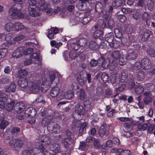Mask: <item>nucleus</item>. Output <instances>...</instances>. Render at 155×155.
Segmentation results:
<instances>
[{
    "instance_id": "49",
    "label": "nucleus",
    "mask_w": 155,
    "mask_h": 155,
    "mask_svg": "<svg viewBox=\"0 0 155 155\" xmlns=\"http://www.w3.org/2000/svg\"><path fill=\"white\" fill-rule=\"evenodd\" d=\"M122 3L121 0H115L112 2V5L114 7H118L120 6Z\"/></svg>"
},
{
    "instance_id": "55",
    "label": "nucleus",
    "mask_w": 155,
    "mask_h": 155,
    "mask_svg": "<svg viewBox=\"0 0 155 155\" xmlns=\"http://www.w3.org/2000/svg\"><path fill=\"white\" fill-rule=\"evenodd\" d=\"M73 96V93L72 91L71 90L68 91L65 95V97L66 99L69 100L72 98Z\"/></svg>"
},
{
    "instance_id": "33",
    "label": "nucleus",
    "mask_w": 155,
    "mask_h": 155,
    "mask_svg": "<svg viewBox=\"0 0 155 155\" xmlns=\"http://www.w3.org/2000/svg\"><path fill=\"white\" fill-rule=\"evenodd\" d=\"M28 74V72L25 69L20 70L18 73V77L20 78H26Z\"/></svg>"
},
{
    "instance_id": "12",
    "label": "nucleus",
    "mask_w": 155,
    "mask_h": 155,
    "mask_svg": "<svg viewBox=\"0 0 155 155\" xmlns=\"http://www.w3.org/2000/svg\"><path fill=\"white\" fill-rule=\"evenodd\" d=\"M77 71V73L75 74V75L77 76V80L79 84L83 86L84 84L85 81L84 77L86 72L85 71L80 70Z\"/></svg>"
},
{
    "instance_id": "36",
    "label": "nucleus",
    "mask_w": 155,
    "mask_h": 155,
    "mask_svg": "<svg viewBox=\"0 0 155 155\" xmlns=\"http://www.w3.org/2000/svg\"><path fill=\"white\" fill-rule=\"evenodd\" d=\"M65 138H68L70 139H74V134L69 130H67L64 134Z\"/></svg>"
},
{
    "instance_id": "24",
    "label": "nucleus",
    "mask_w": 155,
    "mask_h": 155,
    "mask_svg": "<svg viewBox=\"0 0 155 155\" xmlns=\"http://www.w3.org/2000/svg\"><path fill=\"white\" fill-rule=\"evenodd\" d=\"M36 113L35 109L31 107L26 108L25 111V115L27 117L35 115Z\"/></svg>"
},
{
    "instance_id": "41",
    "label": "nucleus",
    "mask_w": 155,
    "mask_h": 155,
    "mask_svg": "<svg viewBox=\"0 0 155 155\" xmlns=\"http://www.w3.org/2000/svg\"><path fill=\"white\" fill-rule=\"evenodd\" d=\"M106 131V126L105 125L103 124L101 127L100 128L99 130V134L101 136H103L104 134Z\"/></svg>"
},
{
    "instance_id": "5",
    "label": "nucleus",
    "mask_w": 155,
    "mask_h": 155,
    "mask_svg": "<svg viewBox=\"0 0 155 155\" xmlns=\"http://www.w3.org/2000/svg\"><path fill=\"white\" fill-rule=\"evenodd\" d=\"M47 151L41 145H39L38 148L35 147L30 150H25L22 155H47Z\"/></svg>"
},
{
    "instance_id": "22",
    "label": "nucleus",
    "mask_w": 155,
    "mask_h": 155,
    "mask_svg": "<svg viewBox=\"0 0 155 155\" xmlns=\"http://www.w3.org/2000/svg\"><path fill=\"white\" fill-rule=\"evenodd\" d=\"M16 85L14 82H12L10 84L7 86L5 89V91L8 93L14 92L16 90Z\"/></svg>"
},
{
    "instance_id": "51",
    "label": "nucleus",
    "mask_w": 155,
    "mask_h": 155,
    "mask_svg": "<svg viewBox=\"0 0 155 155\" xmlns=\"http://www.w3.org/2000/svg\"><path fill=\"white\" fill-rule=\"evenodd\" d=\"M148 127L147 124L144 123L142 125L139 124L137 125L138 128L140 130L144 131L146 130Z\"/></svg>"
},
{
    "instance_id": "15",
    "label": "nucleus",
    "mask_w": 155,
    "mask_h": 155,
    "mask_svg": "<svg viewBox=\"0 0 155 155\" xmlns=\"http://www.w3.org/2000/svg\"><path fill=\"white\" fill-rule=\"evenodd\" d=\"M99 61L101 62L100 63L102 68L104 69L108 68L110 69V66L111 64V63H110V60L109 59H105L103 57H101L99 58Z\"/></svg>"
},
{
    "instance_id": "35",
    "label": "nucleus",
    "mask_w": 155,
    "mask_h": 155,
    "mask_svg": "<svg viewBox=\"0 0 155 155\" xmlns=\"http://www.w3.org/2000/svg\"><path fill=\"white\" fill-rule=\"evenodd\" d=\"M136 77L139 81H143L144 80L145 75L142 70H140L138 72Z\"/></svg>"
},
{
    "instance_id": "23",
    "label": "nucleus",
    "mask_w": 155,
    "mask_h": 155,
    "mask_svg": "<svg viewBox=\"0 0 155 155\" xmlns=\"http://www.w3.org/2000/svg\"><path fill=\"white\" fill-rule=\"evenodd\" d=\"M18 84L20 87L24 88L28 86V82L26 78H20L18 80Z\"/></svg>"
},
{
    "instance_id": "14",
    "label": "nucleus",
    "mask_w": 155,
    "mask_h": 155,
    "mask_svg": "<svg viewBox=\"0 0 155 155\" xmlns=\"http://www.w3.org/2000/svg\"><path fill=\"white\" fill-rule=\"evenodd\" d=\"M47 129L49 132L55 134L59 133L61 132L60 126L57 124L54 125L50 124L47 127Z\"/></svg>"
},
{
    "instance_id": "18",
    "label": "nucleus",
    "mask_w": 155,
    "mask_h": 155,
    "mask_svg": "<svg viewBox=\"0 0 155 155\" xmlns=\"http://www.w3.org/2000/svg\"><path fill=\"white\" fill-rule=\"evenodd\" d=\"M143 95L145 97L143 100L144 103L145 104L148 105L153 101L151 93L150 92L145 91Z\"/></svg>"
},
{
    "instance_id": "57",
    "label": "nucleus",
    "mask_w": 155,
    "mask_h": 155,
    "mask_svg": "<svg viewBox=\"0 0 155 155\" xmlns=\"http://www.w3.org/2000/svg\"><path fill=\"white\" fill-rule=\"evenodd\" d=\"M34 50L32 48H27L25 50H23V54L28 55L33 53Z\"/></svg>"
},
{
    "instance_id": "60",
    "label": "nucleus",
    "mask_w": 155,
    "mask_h": 155,
    "mask_svg": "<svg viewBox=\"0 0 155 155\" xmlns=\"http://www.w3.org/2000/svg\"><path fill=\"white\" fill-rule=\"evenodd\" d=\"M93 145L96 149H99L100 147V142L99 140L96 139L94 140Z\"/></svg>"
},
{
    "instance_id": "2",
    "label": "nucleus",
    "mask_w": 155,
    "mask_h": 155,
    "mask_svg": "<svg viewBox=\"0 0 155 155\" xmlns=\"http://www.w3.org/2000/svg\"><path fill=\"white\" fill-rule=\"evenodd\" d=\"M111 58L113 59L111 64L110 66V70H113L117 66L118 60V63L121 65H123L125 64L124 55L119 51L115 50L113 51L111 54Z\"/></svg>"
},
{
    "instance_id": "62",
    "label": "nucleus",
    "mask_w": 155,
    "mask_h": 155,
    "mask_svg": "<svg viewBox=\"0 0 155 155\" xmlns=\"http://www.w3.org/2000/svg\"><path fill=\"white\" fill-rule=\"evenodd\" d=\"M25 38V36L23 35H20L17 36L14 38V41H18L24 39Z\"/></svg>"
},
{
    "instance_id": "34",
    "label": "nucleus",
    "mask_w": 155,
    "mask_h": 155,
    "mask_svg": "<svg viewBox=\"0 0 155 155\" xmlns=\"http://www.w3.org/2000/svg\"><path fill=\"white\" fill-rule=\"evenodd\" d=\"M137 54L134 51L128 53L126 57V59L129 60H134L137 58Z\"/></svg>"
},
{
    "instance_id": "30",
    "label": "nucleus",
    "mask_w": 155,
    "mask_h": 155,
    "mask_svg": "<svg viewBox=\"0 0 155 155\" xmlns=\"http://www.w3.org/2000/svg\"><path fill=\"white\" fill-rule=\"evenodd\" d=\"M89 48L91 50H97L99 46L95 41H91L89 42Z\"/></svg>"
},
{
    "instance_id": "50",
    "label": "nucleus",
    "mask_w": 155,
    "mask_h": 155,
    "mask_svg": "<svg viewBox=\"0 0 155 155\" xmlns=\"http://www.w3.org/2000/svg\"><path fill=\"white\" fill-rule=\"evenodd\" d=\"M91 17L90 16H84L81 20V22L83 25H86L91 20Z\"/></svg>"
},
{
    "instance_id": "64",
    "label": "nucleus",
    "mask_w": 155,
    "mask_h": 155,
    "mask_svg": "<svg viewBox=\"0 0 155 155\" xmlns=\"http://www.w3.org/2000/svg\"><path fill=\"white\" fill-rule=\"evenodd\" d=\"M154 6V3L152 1H150V2H148L147 4V6L148 9L150 11H151L153 10Z\"/></svg>"
},
{
    "instance_id": "16",
    "label": "nucleus",
    "mask_w": 155,
    "mask_h": 155,
    "mask_svg": "<svg viewBox=\"0 0 155 155\" xmlns=\"http://www.w3.org/2000/svg\"><path fill=\"white\" fill-rule=\"evenodd\" d=\"M141 64L143 68L146 70L150 69L151 66L150 60L146 58L142 59Z\"/></svg>"
},
{
    "instance_id": "59",
    "label": "nucleus",
    "mask_w": 155,
    "mask_h": 155,
    "mask_svg": "<svg viewBox=\"0 0 155 155\" xmlns=\"http://www.w3.org/2000/svg\"><path fill=\"white\" fill-rule=\"evenodd\" d=\"M8 125V122L5 120L2 121L0 123V128L1 129H4Z\"/></svg>"
},
{
    "instance_id": "10",
    "label": "nucleus",
    "mask_w": 155,
    "mask_h": 155,
    "mask_svg": "<svg viewBox=\"0 0 155 155\" xmlns=\"http://www.w3.org/2000/svg\"><path fill=\"white\" fill-rule=\"evenodd\" d=\"M91 5V0H79V2L76 5V7L80 11H85L87 8V4Z\"/></svg>"
},
{
    "instance_id": "46",
    "label": "nucleus",
    "mask_w": 155,
    "mask_h": 155,
    "mask_svg": "<svg viewBox=\"0 0 155 155\" xmlns=\"http://www.w3.org/2000/svg\"><path fill=\"white\" fill-rule=\"evenodd\" d=\"M8 50L6 48L0 49V59L4 58L8 53Z\"/></svg>"
},
{
    "instance_id": "56",
    "label": "nucleus",
    "mask_w": 155,
    "mask_h": 155,
    "mask_svg": "<svg viewBox=\"0 0 155 155\" xmlns=\"http://www.w3.org/2000/svg\"><path fill=\"white\" fill-rule=\"evenodd\" d=\"M85 97V93L84 90L83 89H81L80 90V93L79 94L80 99L81 100H83L84 99Z\"/></svg>"
},
{
    "instance_id": "38",
    "label": "nucleus",
    "mask_w": 155,
    "mask_h": 155,
    "mask_svg": "<svg viewBox=\"0 0 155 155\" xmlns=\"http://www.w3.org/2000/svg\"><path fill=\"white\" fill-rule=\"evenodd\" d=\"M97 24L99 29H102L106 27V24L104 22L103 19H99L97 22Z\"/></svg>"
},
{
    "instance_id": "8",
    "label": "nucleus",
    "mask_w": 155,
    "mask_h": 155,
    "mask_svg": "<svg viewBox=\"0 0 155 155\" xmlns=\"http://www.w3.org/2000/svg\"><path fill=\"white\" fill-rule=\"evenodd\" d=\"M36 0H29L28 1V4L29 5L28 7V10L29 11V14L31 16L35 17L39 15L40 11L39 8L35 7L36 4Z\"/></svg>"
},
{
    "instance_id": "39",
    "label": "nucleus",
    "mask_w": 155,
    "mask_h": 155,
    "mask_svg": "<svg viewBox=\"0 0 155 155\" xmlns=\"http://www.w3.org/2000/svg\"><path fill=\"white\" fill-rule=\"evenodd\" d=\"M15 30L18 31L21 30L24 28V26L23 24L18 22L15 23Z\"/></svg>"
},
{
    "instance_id": "45",
    "label": "nucleus",
    "mask_w": 155,
    "mask_h": 155,
    "mask_svg": "<svg viewBox=\"0 0 155 155\" xmlns=\"http://www.w3.org/2000/svg\"><path fill=\"white\" fill-rule=\"evenodd\" d=\"M147 52L148 55L151 57H155V50L152 48H149L147 50Z\"/></svg>"
},
{
    "instance_id": "6",
    "label": "nucleus",
    "mask_w": 155,
    "mask_h": 155,
    "mask_svg": "<svg viewBox=\"0 0 155 155\" xmlns=\"http://www.w3.org/2000/svg\"><path fill=\"white\" fill-rule=\"evenodd\" d=\"M46 78L45 77L43 80H40L34 81L32 83L30 88L32 91H38L41 86V90L42 92H45L48 90V86L46 84Z\"/></svg>"
},
{
    "instance_id": "4",
    "label": "nucleus",
    "mask_w": 155,
    "mask_h": 155,
    "mask_svg": "<svg viewBox=\"0 0 155 155\" xmlns=\"http://www.w3.org/2000/svg\"><path fill=\"white\" fill-rule=\"evenodd\" d=\"M113 72L114 75H111L110 77V81L112 84H114L118 81L122 83H124L127 81L128 74L126 71H123L119 74H116V71Z\"/></svg>"
},
{
    "instance_id": "3",
    "label": "nucleus",
    "mask_w": 155,
    "mask_h": 155,
    "mask_svg": "<svg viewBox=\"0 0 155 155\" xmlns=\"http://www.w3.org/2000/svg\"><path fill=\"white\" fill-rule=\"evenodd\" d=\"M47 138L45 137V135H40L38 137V140H39V142L42 143L41 145L43 146H45L46 147H48L49 149L53 152H58L60 150V146L59 144L54 143H50V140H48L47 141L46 140Z\"/></svg>"
},
{
    "instance_id": "43",
    "label": "nucleus",
    "mask_w": 155,
    "mask_h": 155,
    "mask_svg": "<svg viewBox=\"0 0 155 155\" xmlns=\"http://www.w3.org/2000/svg\"><path fill=\"white\" fill-rule=\"evenodd\" d=\"M115 37L119 39H120L123 37V34L117 28H115L114 30Z\"/></svg>"
},
{
    "instance_id": "19",
    "label": "nucleus",
    "mask_w": 155,
    "mask_h": 155,
    "mask_svg": "<svg viewBox=\"0 0 155 155\" xmlns=\"http://www.w3.org/2000/svg\"><path fill=\"white\" fill-rule=\"evenodd\" d=\"M59 31V30L58 28L51 27L50 29L48 30L47 37L50 39H52L54 38V35L58 33Z\"/></svg>"
},
{
    "instance_id": "21",
    "label": "nucleus",
    "mask_w": 155,
    "mask_h": 155,
    "mask_svg": "<svg viewBox=\"0 0 155 155\" xmlns=\"http://www.w3.org/2000/svg\"><path fill=\"white\" fill-rule=\"evenodd\" d=\"M74 112L79 115H84L85 113V110L82 105L78 104L75 107Z\"/></svg>"
},
{
    "instance_id": "26",
    "label": "nucleus",
    "mask_w": 155,
    "mask_h": 155,
    "mask_svg": "<svg viewBox=\"0 0 155 155\" xmlns=\"http://www.w3.org/2000/svg\"><path fill=\"white\" fill-rule=\"evenodd\" d=\"M5 28L8 31H15V23L14 24L11 22L6 23L5 25Z\"/></svg>"
},
{
    "instance_id": "13",
    "label": "nucleus",
    "mask_w": 155,
    "mask_h": 155,
    "mask_svg": "<svg viewBox=\"0 0 155 155\" xmlns=\"http://www.w3.org/2000/svg\"><path fill=\"white\" fill-rule=\"evenodd\" d=\"M130 87L131 89L134 88L135 93L138 95L141 94L144 91L143 87L139 84L136 85L134 82H132L130 85Z\"/></svg>"
},
{
    "instance_id": "31",
    "label": "nucleus",
    "mask_w": 155,
    "mask_h": 155,
    "mask_svg": "<svg viewBox=\"0 0 155 155\" xmlns=\"http://www.w3.org/2000/svg\"><path fill=\"white\" fill-rule=\"evenodd\" d=\"M80 47H85L87 45V39L85 38H81L76 40Z\"/></svg>"
},
{
    "instance_id": "20",
    "label": "nucleus",
    "mask_w": 155,
    "mask_h": 155,
    "mask_svg": "<svg viewBox=\"0 0 155 155\" xmlns=\"http://www.w3.org/2000/svg\"><path fill=\"white\" fill-rule=\"evenodd\" d=\"M74 141V139H70L68 138H64L62 139L63 145L65 148L66 149H68L71 146H72Z\"/></svg>"
},
{
    "instance_id": "63",
    "label": "nucleus",
    "mask_w": 155,
    "mask_h": 155,
    "mask_svg": "<svg viewBox=\"0 0 155 155\" xmlns=\"http://www.w3.org/2000/svg\"><path fill=\"white\" fill-rule=\"evenodd\" d=\"M8 99V96L5 94L4 96L0 97V102L6 104V101Z\"/></svg>"
},
{
    "instance_id": "28",
    "label": "nucleus",
    "mask_w": 155,
    "mask_h": 155,
    "mask_svg": "<svg viewBox=\"0 0 155 155\" xmlns=\"http://www.w3.org/2000/svg\"><path fill=\"white\" fill-rule=\"evenodd\" d=\"M111 107L110 105H106L105 108V110L108 112L107 114V116L108 117H112L114 113H117L115 109H112L111 110Z\"/></svg>"
},
{
    "instance_id": "11",
    "label": "nucleus",
    "mask_w": 155,
    "mask_h": 155,
    "mask_svg": "<svg viewBox=\"0 0 155 155\" xmlns=\"http://www.w3.org/2000/svg\"><path fill=\"white\" fill-rule=\"evenodd\" d=\"M24 143L23 140L18 138L12 139L9 143V145L13 148H21Z\"/></svg>"
},
{
    "instance_id": "1",
    "label": "nucleus",
    "mask_w": 155,
    "mask_h": 155,
    "mask_svg": "<svg viewBox=\"0 0 155 155\" xmlns=\"http://www.w3.org/2000/svg\"><path fill=\"white\" fill-rule=\"evenodd\" d=\"M57 77L56 78L55 74H50L49 75L50 81L51 83L53 84L54 86L52 87L50 91V95L52 97H57V100H61L63 98V96L61 95L60 97L58 95L59 92V88L56 86L57 84L59 82L60 79L61 78L60 74L58 73H56Z\"/></svg>"
},
{
    "instance_id": "52",
    "label": "nucleus",
    "mask_w": 155,
    "mask_h": 155,
    "mask_svg": "<svg viewBox=\"0 0 155 155\" xmlns=\"http://www.w3.org/2000/svg\"><path fill=\"white\" fill-rule=\"evenodd\" d=\"M71 48L75 51H78L80 48V46L79 44L76 41V42H73L71 45Z\"/></svg>"
},
{
    "instance_id": "17",
    "label": "nucleus",
    "mask_w": 155,
    "mask_h": 155,
    "mask_svg": "<svg viewBox=\"0 0 155 155\" xmlns=\"http://www.w3.org/2000/svg\"><path fill=\"white\" fill-rule=\"evenodd\" d=\"M23 54V49L22 47L17 48L12 53V57L15 59L20 58Z\"/></svg>"
},
{
    "instance_id": "37",
    "label": "nucleus",
    "mask_w": 155,
    "mask_h": 155,
    "mask_svg": "<svg viewBox=\"0 0 155 155\" xmlns=\"http://www.w3.org/2000/svg\"><path fill=\"white\" fill-rule=\"evenodd\" d=\"M87 124L85 122H84L82 124L81 123V126L79 130V135L80 136L82 135L81 133L83 132L84 131H86L87 127Z\"/></svg>"
},
{
    "instance_id": "32",
    "label": "nucleus",
    "mask_w": 155,
    "mask_h": 155,
    "mask_svg": "<svg viewBox=\"0 0 155 155\" xmlns=\"http://www.w3.org/2000/svg\"><path fill=\"white\" fill-rule=\"evenodd\" d=\"M114 38V36L112 32L109 33L105 35V40L108 43L112 42L113 41Z\"/></svg>"
},
{
    "instance_id": "58",
    "label": "nucleus",
    "mask_w": 155,
    "mask_h": 155,
    "mask_svg": "<svg viewBox=\"0 0 155 155\" xmlns=\"http://www.w3.org/2000/svg\"><path fill=\"white\" fill-rule=\"evenodd\" d=\"M123 135L127 137H132L134 134L133 132L129 131H124L123 133Z\"/></svg>"
},
{
    "instance_id": "61",
    "label": "nucleus",
    "mask_w": 155,
    "mask_h": 155,
    "mask_svg": "<svg viewBox=\"0 0 155 155\" xmlns=\"http://www.w3.org/2000/svg\"><path fill=\"white\" fill-rule=\"evenodd\" d=\"M155 129V126L151 124L150 125L148 128L147 130V133L152 134H153V130Z\"/></svg>"
},
{
    "instance_id": "25",
    "label": "nucleus",
    "mask_w": 155,
    "mask_h": 155,
    "mask_svg": "<svg viewBox=\"0 0 155 155\" xmlns=\"http://www.w3.org/2000/svg\"><path fill=\"white\" fill-rule=\"evenodd\" d=\"M142 65V64L140 62H136L130 66L129 68V70L130 71L133 72L134 70H139L141 68Z\"/></svg>"
},
{
    "instance_id": "48",
    "label": "nucleus",
    "mask_w": 155,
    "mask_h": 155,
    "mask_svg": "<svg viewBox=\"0 0 155 155\" xmlns=\"http://www.w3.org/2000/svg\"><path fill=\"white\" fill-rule=\"evenodd\" d=\"M117 18L121 22H124L127 20L126 17L122 15H117Z\"/></svg>"
},
{
    "instance_id": "29",
    "label": "nucleus",
    "mask_w": 155,
    "mask_h": 155,
    "mask_svg": "<svg viewBox=\"0 0 155 155\" xmlns=\"http://www.w3.org/2000/svg\"><path fill=\"white\" fill-rule=\"evenodd\" d=\"M153 35L152 32L150 30H147L143 34L142 39V40L146 41L149 39L150 35Z\"/></svg>"
},
{
    "instance_id": "44",
    "label": "nucleus",
    "mask_w": 155,
    "mask_h": 155,
    "mask_svg": "<svg viewBox=\"0 0 155 155\" xmlns=\"http://www.w3.org/2000/svg\"><path fill=\"white\" fill-rule=\"evenodd\" d=\"M120 29L122 32L128 34V32L129 29L127 25L125 24H122L121 25Z\"/></svg>"
},
{
    "instance_id": "9",
    "label": "nucleus",
    "mask_w": 155,
    "mask_h": 155,
    "mask_svg": "<svg viewBox=\"0 0 155 155\" xmlns=\"http://www.w3.org/2000/svg\"><path fill=\"white\" fill-rule=\"evenodd\" d=\"M9 14L13 18H22L24 14L21 12V10L15 7L11 8L8 11Z\"/></svg>"
},
{
    "instance_id": "47",
    "label": "nucleus",
    "mask_w": 155,
    "mask_h": 155,
    "mask_svg": "<svg viewBox=\"0 0 155 155\" xmlns=\"http://www.w3.org/2000/svg\"><path fill=\"white\" fill-rule=\"evenodd\" d=\"M101 80L104 83H106L109 81V77L107 73L103 72L101 74Z\"/></svg>"
},
{
    "instance_id": "42",
    "label": "nucleus",
    "mask_w": 155,
    "mask_h": 155,
    "mask_svg": "<svg viewBox=\"0 0 155 155\" xmlns=\"http://www.w3.org/2000/svg\"><path fill=\"white\" fill-rule=\"evenodd\" d=\"M103 34L102 30H97L93 34V37L95 39L100 38Z\"/></svg>"
},
{
    "instance_id": "27",
    "label": "nucleus",
    "mask_w": 155,
    "mask_h": 155,
    "mask_svg": "<svg viewBox=\"0 0 155 155\" xmlns=\"http://www.w3.org/2000/svg\"><path fill=\"white\" fill-rule=\"evenodd\" d=\"M95 10L98 14H101L103 10L102 4L99 2H96L95 6Z\"/></svg>"
},
{
    "instance_id": "54",
    "label": "nucleus",
    "mask_w": 155,
    "mask_h": 155,
    "mask_svg": "<svg viewBox=\"0 0 155 155\" xmlns=\"http://www.w3.org/2000/svg\"><path fill=\"white\" fill-rule=\"evenodd\" d=\"M142 17L143 20L147 23V21L149 20L150 15L149 13L145 12L143 14Z\"/></svg>"
},
{
    "instance_id": "53",
    "label": "nucleus",
    "mask_w": 155,
    "mask_h": 155,
    "mask_svg": "<svg viewBox=\"0 0 155 155\" xmlns=\"http://www.w3.org/2000/svg\"><path fill=\"white\" fill-rule=\"evenodd\" d=\"M123 125L126 129L127 130H132L133 128L132 124L130 122L124 123Z\"/></svg>"
},
{
    "instance_id": "7",
    "label": "nucleus",
    "mask_w": 155,
    "mask_h": 155,
    "mask_svg": "<svg viewBox=\"0 0 155 155\" xmlns=\"http://www.w3.org/2000/svg\"><path fill=\"white\" fill-rule=\"evenodd\" d=\"M15 101H12L10 103H8L7 105L5 106V109L7 111H11L14 107V109L17 113H21L25 108V105L21 102H18L16 103L15 105Z\"/></svg>"
},
{
    "instance_id": "40",
    "label": "nucleus",
    "mask_w": 155,
    "mask_h": 155,
    "mask_svg": "<svg viewBox=\"0 0 155 155\" xmlns=\"http://www.w3.org/2000/svg\"><path fill=\"white\" fill-rule=\"evenodd\" d=\"M50 120L47 117H45L43 118L41 120V124L43 127L48 126L50 124Z\"/></svg>"
}]
</instances>
